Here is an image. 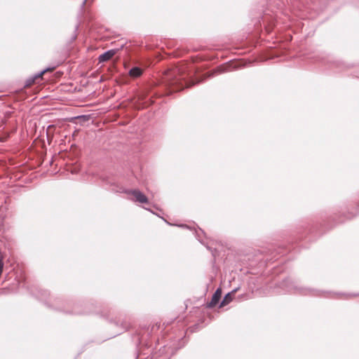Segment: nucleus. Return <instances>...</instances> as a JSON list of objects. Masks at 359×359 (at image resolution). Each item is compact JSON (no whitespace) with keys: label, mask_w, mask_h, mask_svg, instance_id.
Instances as JSON below:
<instances>
[{"label":"nucleus","mask_w":359,"mask_h":359,"mask_svg":"<svg viewBox=\"0 0 359 359\" xmlns=\"http://www.w3.org/2000/svg\"><path fill=\"white\" fill-rule=\"evenodd\" d=\"M127 193L131 194L133 196L132 200L135 202H138L140 203H147L148 202L147 197L137 189L130 190Z\"/></svg>","instance_id":"obj_1"},{"label":"nucleus","mask_w":359,"mask_h":359,"mask_svg":"<svg viewBox=\"0 0 359 359\" xmlns=\"http://www.w3.org/2000/svg\"><path fill=\"white\" fill-rule=\"evenodd\" d=\"M116 53V50H109L99 56V62H103L109 60Z\"/></svg>","instance_id":"obj_2"},{"label":"nucleus","mask_w":359,"mask_h":359,"mask_svg":"<svg viewBox=\"0 0 359 359\" xmlns=\"http://www.w3.org/2000/svg\"><path fill=\"white\" fill-rule=\"evenodd\" d=\"M221 294H222L221 290L217 289L212 297L211 302L210 303V306H214L219 302V299L221 297Z\"/></svg>","instance_id":"obj_3"},{"label":"nucleus","mask_w":359,"mask_h":359,"mask_svg":"<svg viewBox=\"0 0 359 359\" xmlns=\"http://www.w3.org/2000/svg\"><path fill=\"white\" fill-rule=\"evenodd\" d=\"M142 73V70L137 67L132 68L129 72L130 76L135 78L140 76Z\"/></svg>","instance_id":"obj_4"},{"label":"nucleus","mask_w":359,"mask_h":359,"mask_svg":"<svg viewBox=\"0 0 359 359\" xmlns=\"http://www.w3.org/2000/svg\"><path fill=\"white\" fill-rule=\"evenodd\" d=\"M231 293H228L224 298V299L222 300V303H221V305L220 306H224L225 305H226L227 304H229V302H231L232 300V297H231Z\"/></svg>","instance_id":"obj_5"},{"label":"nucleus","mask_w":359,"mask_h":359,"mask_svg":"<svg viewBox=\"0 0 359 359\" xmlns=\"http://www.w3.org/2000/svg\"><path fill=\"white\" fill-rule=\"evenodd\" d=\"M45 72H46V70L43 71L39 75H37L36 77V78L41 77L44 74Z\"/></svg>","instance_id":"obj_6"},{"label":"nucleus","mask_w":359,"mask_h":359,"mask_svg":"<svg viewBox=\"0 0 359 359\" xmlns=\"http://www.w3.org/2000/svg\"><path fill=\"white\" fill-rule=\"evenodd\" d=\"M86 1H87V0H84V1H83V3H82V6H84V4H86Z\"/></svg>","instance_id":"obj_7"}]
</instances>
